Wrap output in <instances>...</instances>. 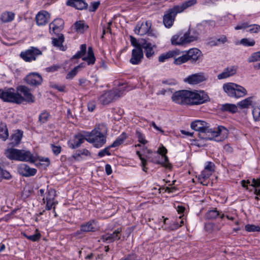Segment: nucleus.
I'll return each instance as SVG.
<instances>
[{
    "label": "nucleus",
    "mask_w": 260,
    "mask_h": 260,
    "mask_svg": "<svg viewBox=\"0 0 260 260\" xmlns=\"http://www.w3.org/2000/svg\"><path fill=\"white\" fill-rule=\"evenodd\" d=\"M250 185L253 187H260V177L257 179L253 178Z\"/></svg>",
    "instance_id": "obj_64"
},
{
    "label": "nucleus",
    "mask_w": 260,
    "mask_h": 260,
    "mask_svg": "<svg viewBox=\"0 0 260 260\" xmlns=\"http://www.w3.org/2000/svg\"><path fill=\"white\" fill-rule=\"evenodd\" d=\"M185 210V207L182 206H178L177 207V211L178 214H180L179 217V221L177 220L176 221L173 222V227L172 228V230L177 229L179 227L181 226L184 224V220L182 219V217L184 216V215H182Z\"/></svg>",
    "instance_id": "obj_28"
},
{
    "label": "nucleus",
    "mask_w": 260,
    "mask_h": 260,
    "mask_svg": "<svg viewBox=\"0 0 260 260\" xmlns=\"http://www.w3.org/2000/svg\"><path fill=\"white\" fill-rule=\"evenodd\" d=\"M66 4L79 10L88 9V4L85 0H67Z\"/></svg>",
    "instance_id": "obj_21"
},
{
    "label": "nucleus",
    "mask_w": 260,
    "mask_h": 260,
    "mask_svg": "<svg viewBox=\"0 0 260 260\" xmlns=\"http://www.w3.org/2000/svg\"><path fill=\"white\" fill-rule=\"evenodd\" d=\"M21 150L15 148H9L6 151V156L10 160H19Z\"/></svg>",
    "instance_id": "obj_29"
},
{
    "label": "nucleus",
    "mask_w": 260,
    "mask_h": 260,
    "mask_svg": "<svg viewBox=\"0 0 260 260\" xmlns=\"http://www.w3.org/2000/svg\"><path fill=\"white\" fill-rule=\"evenodd\" d=\"M86 45L85 44H82L80 46V50L78 51L76 54L73 55L71 59H77L82 57L86 52Z\"/></svg>",
    "instance_id": "obj_43"
},
{
    "label": "nucleus",
    "mask_w": 260,
    "mask_h": 260,
    "mask_svg": "<svg viewBox=\"0 0 260 260\" xmlns=\"http://www.w3.org/2000/svg\"><path fill=\"white\" fill-rule=\"evenodd\" d=\"M82 60L86 61L88 65H92L95 63V56H85L82 58Z\"/></svg>",
    "instance_id": "obj_59"
},
{
    "label": "nucleus",
    "mask_w": 260,
    "mask_h": 260,
    "mask_svg": "<svg viewBox=\"0 0 260 260\" xmlns=\"http://www.w3.org/2000/svg\"><path fill=\"white\" fill-rule=\"evenodd\" d=\"M9 137V133L7 125L5 123L1 122L0 123V139L5 141Z\"/></svg>",
    "instance_id": "obj_38"
},
{
    "label": "nucleus",
    "mask_w": 260,
    "mask_h": 260,
    "mask_svg": "<svg viewBox=\"0 0 260 260\" xmlns=\"http://www.w3.org/2000/svg\"><path fill=\"white\" fill-rule=\"evenodd\" d=\"M235 86V91H236L235 98L243 97L247 94V90L244 87L237 84Z\"/></svg>",
    "instance_id": "obj_41"
},
{
    "label": "nucleus",
    "mask_w": 260,
    "mask_h": 260,
    "mask_svg": "<svg viewBox=\"0 0 260 260\" xmlns=\"http://www.w3.org/2000/svg\"><path fill=\"white\" fill-rule=\"evenodd\" d=\"M235 85H236V84L232 83H229L223 85V90L229 96L235 98L236 91H235Z\"/></svg>",
    "instance_id": "obj_33"
},
{
    "label": "nucleus",
    "mask_w": 260,
    "mask_h": 260,
    "mask_svg": "<svg viewBox=\"0 0 260 260\" xmlns=\"http://www.w3.org/2000/svg\"><path fill=\"white\" fill-rule=\"evenodd\" d=\"M172 100L181 105H198L210 101V98L203 90H181L173 94Z\"/></svg>",
    "instance_id": "obj_2"
},
{
    "label": "nucleus",
    "mask_w": 260,
    "mask_h": 260,
    "mask_svg": "<svg viewBox=\"0 0 260 260\" xmlns=\"http://www.w3.org/2000/svg\"><path fill=\"white\" fill-rule=\"evenodd\" d=\"M98 221L95 219H91L88 221L82 223L80 225L79 230L76 231L75 233L76 237H80L86 233L88 232H95L99 230L97 227Z\"/></svg>",
    "instance_id": "obj_6"
},
{
    "label": "nucleus",
    "mask_w": 260,
    "mask_h": 260,
    "mask_svg": "<svg viewBox=\"0 0 260 260\" xmlns=\"http://www.w3.org/2000/svg\"><path fill=\"white\" fill-rule=\"evenodd\" d=\"M131 43L133 46L135 47L132 51V57L129 62L132 64L136 65L140 64L144 57V53L143 50L141 49L137 39L133 37H131Z\"/></svg>",
    "instance_id": "obj_5"
},
{
    "label": "nucleus",
    "mask_w": 260,
    "mask_h": 260,
    "mask_svg": "<svg viewBox=\"0 0 260 260\" xmlns=\"http://www.w3.org/2000/svg\"><path fill=\"white\" fill-rule=\"evenodd\" d=\"M161 159H164V161H160L161 162H162L163 164H161L162 166L166 168H170L171 167V164L169 162V158L168 156L166 155L161 156Z\"/></svg>",
    "instance_id": "obj_60"
},
{
    "label": "nucleus",
    "mask_w": 260,
    "mask_h": 260,
    "mask_svg": "<svg viewBox=\"0 0 260 260\" xmlns=\"http://www.w3.org/2000/svg\"><path fill=\"white\" fill-rule=\"evenodd\" d=\"M126 133L123 132L111 145V147H116L122 144L124 141L127 138Z\"/></svg>",
    "instance_id": "obj_39"
},
{
    "label": "nucleus",
    "mask_w": 260,
    "mask_h": 260,
    "mask_svg": "<svg viewBox=\"0 0 260 260\" xmlns=\"http://www.w3.org/2000/svg\"><path fill=\"white\" fill-rule=\"evenodd\" d=\"M121 228H118L112 234H107L103 236L102 239L104 242L112 243L120 239L121 237Z\"/></svg>",
    "instance_id": "obj_19"
},
{
    "label": "nucleus",
    "mask_w": 260,
    "mask_h": 260,
    "mask_svg": "<svg viewBox=\"0 0 260 260\" xmlns=\"http://www.w3.org/2000/svg\"><path fill=\"white\" fill-rule=\"evenodd\" d=\"M136 134L137 138L138 139V141L140 143L145 145L147 143V141L145 139L144 135L141 132L137 130Z\"/></svg>",
    "instance_id": "obj_55"
},
{
    "label": "nucleus",
    "mask_w": 260,
    "mask_h": 260,
    "mask_svg": "<svg viewBox=\"0 0 260 260\" xmlns=\"http://www.w3.org/2000/svg\"><path fill=\"white\" fill-rule=\"evenodd\" d=\"M240 43L244 46H253L255 42L253 39L249 40L247 38H243L241 40Z\"/></svg>",
    "instance_id": "obj_50"
},
{
    "label": "nucleus",
    "mask_w": 260,
    "mask_h": 260,
    "mask_svg": "<svg viewBox=\"0 0 260 260\" xmlns=\"http://www.w3.org/2000/svg\"><path fill=\"white\" fill-rule=\"evenodd\" d=\"M248 28H249L247 31L250 33L257 34L260 31V25L258 24H250Z\"/></svg>",
    "instance_id": "obj_54"
},
{
    "label": "nucleus",
    "mask_w": 260,
    "mask_h": 260,
    "mask_svg": "<svg viewBox=\"0 0 260 260\" xmlns=\"http://www.w3.org/2000/svg\"><path fill=\"white\" fill-rule=\"evenodd\" d=\"M48 194L46 197V200H50L54 201L55 197H56V191L54 189L50 188L48 189Z\"/></svg>",
    "instance_id": "obj_52"
},
{
    "label": "nucleus",
    "mask_w": 260,
    "mask_h": 260,
    "mask_svg": "<svg viewBox=\"0 0 260 260\" xmlns=\"http://www.w3.org/2000/svg\"><path fill=\"white\" fill-rule=\"evenodd\" d=\"M225 215L217 210L216 208H214L212 210H209L205 214V217L207 219L213 220L216 219L217 217H219L221 219H223Z\"/></svg>",
    "instance_id": "obj_31"
},
{
    "label": "nucleus",
    "mask_w": 260,
    "mask_h": 260,
    "mask_svg": "<svg viewBox=\"0 0 260 260\" xmlns=\"http://www.w3.org/2000/svg\"><path fill=\"white\" fill-rule=\"evenodd\" d=\"M24 80L27 84L32 87L41 85L43 82L41 75L37 73L29 74L25 77Z\"/></svg>",
    "instance_id": "obj_12"
},
{
    "label": "nucleus",
    "mask_w": 260,
    "mask_h": 260,
    "mask_svg": "<svg viewBox=\"0 0 260 260\" xmlns=\"http://www.w3.org/2000/svg\"><path fill=\"white\" fill-rule=\"evenodd\" d=\"M121 96L120 91L118 90H109L100 96L99 100L103 105H108Z\"/></svg>",
    "instance_id": "obj_11"
},
{
    "label": "nucleus",
    "mask_w": 260,
    "mask_h": 260,
    "mask_svg": "<svg viewBox=\"0 0 260 260\" xmlns=\"http://www.w3.org/2000/svg\"><path fill=\"white\" fill-rule=\"evenodd\" d=\"M87 136L86 141L93 144L95 148H101L106 143V136L99 135L93 131H91Z\"/></svg>",
    "instance_id": "obj_8"
},
{
    "label": "nucleus",
    "mask_w": 260,
    "mask_h": 260,
    "mask_svg": "<svg viewBox=\"0 0 260 260\" xmlns=\"http://www.w3.org/2000/svg\"><path fill=\"white\" fill-rule=\"evenodd\" d=\"M197 3V0H188L180 5L175 6L179 13L182 12L184 10L196 5Z\"/></svg>",
    "instance_id": "obj_34"
},
{
    "label": "nucleus",
    "mask_w": 260,
    "mask_h": 260,
    "mask_svg": "<svg viewBox=\"0 0 260 260\" xmlns=\"http://www.w3.org/2000/svg\"><path fill=\"white\" fill-rule=\"evenodd\" d=\"M42 54V51L37 48L30 47L28 49L21 52L20 56L26 62H30L35 60L37 57Z\"/></svg>",
    "instance_id": "obj_9"
},
{
    "label": "nucleus",
    "mask_w": 260,
    "mask_h": 260,
    "mask_svg": "<svg viewBox=\"0 0 260 260\" xmlns=\"http://www.w3.org/2000/svg\"><path fill=\"white\" fill-rule=\"evenodd\" d=\"M199 33L193 29H189L184 35L180 37L179 35H175L171 38V43L173 45H183L198 40Z\"/></svg>",
    "instance_id": "obj_3"
},
{
    "label": "nucleus",
    "mask_w": 260,
    "mask_h": 260,
    "mask_svg": "<svg viewBox=\"0 0 260 260\" xmlns=\"http://www.w3.org/2000/svg\"><path fill=\"white\" fill-rule=\"evenodd\" d=\"M215 166L214 164L209 161L206 166L205 167L204 170L201 172L199 175V179L200 180H205L208 178L212 174V172L214 171L213 167Z\"/></svg>",
    "instance_id": "obj_22"
},
{
    "label": "nucleus",
    "mask_w": 260,
    "mask_h": 260,
    "mask_svg": "<svg viewBox=\"0 0 260 260\" xmlns=\"http://www.w3.org/2000/svg\"><path fill=\"white\" fill-rule=\"evenodd\" d=\"M22 135V131L17 129L14 134L11 136V140L12 142L9 143V146L14 147L18 145L21 141Z\"/></svg>",
    "instance_id": "obj_30"
},
{
    "label": "nucleus",
    "mask_w": 260,
    "mask_h": 260,
    "mask_svg": "<svg viewBox=\"0 0 260 260\" xmlns=\"http://www.w3.org/2000/svg\"><path fill=\"white\" fill-rule=\"evenodd\" d=\"M137 42L141 49L144 50L145 56L147 58L150 59L154 55V49L156 48L155 44H152L147 40L143 38L137 40Z\"/></svg>",
    "instance_id": "obj_7"
},
{
    "label": "nucleus",
    "mask_w": 260,
    "mask_h": 260,
    "mask_svg": "<svg viewBox=\"0 0 260 260\" xmlns=\"http://www.w3.org/2000/svg\"><path fill=\"white\" fill-rule=\"evenodd\" d=\"M50 146L54 155H58L60 153L62 148L60 145H55V144H51Z\"/></svg>",
    "instance_id": "obj_56"
},
{
    "label": "nucleus",
    "mask_w": 260,
    "mask_h": 260,
    "mask_svg": "<svg viewBox=\"0 0 260 260\" xmlns=\"http://www.w3.org/2000/svg\"><path fill=\"white\" fill-rule=\"evenodd\" d=\"M206 80V77L202 73L193 74L189 76L187 81L191 84H197Z\"/></svg>",
    "instance_id": "obj_27"
},
{
    "label": "nucleus",
    "mask_w": 260,
    "mask_h": 260,
    "mask_svg": "<svg viewBox=\"0 0 260 260\" xmlns=\"http://www.w3.org/2000/svg\"><path fill=\"white\" fill-rule=\"evenodd\" d=\"M238 67L235 66H230L224 69L223 71L217 76V78L219 80L225 79L236 74Z\"/></svg>",
    "instance_id": "obj_24"
},
{
    "label": "nucleus",
    "mask_w": 260,
    "mask_h": 260,
    "mask_svg": "<svg viewBox=\"0 0 260 260\" xmlns=\"http://www.w3.org/2000/svg\"><path fill=\"white\" fill-rule=\"evenodd\" d=\"M252 97H248L241 101L238 103V106L241 109L248 108L249 106L252 105Z\"/></svg>",
    "instance_id": "obj_40"
},
{
    "label": "nucleus",
    "mask_w": 260,
    "mask_h": 260,
    "mask_svg": "<svg viewBox=\"0 0 260 260\" xmlns=\"http://www.w3.org/2000/svg\"><path fill=\"white\" fill-rule=\"evenodd\" d=\"M245 230L248 232H260V226L254 224H248L245 226Z\"/></svg>",
    "instance_id": "obj_47"
},
{
    "label": "nucleus",
    "mask_w": 260,
    "mask_h": 260,
    "mask_svg": "<svg viewBox=\"0 0 260 260\" xmlns=\"http://www.w3.org/2000/svg\"><path fill=\"white\" fill-rule=\"evenodd\" d=\"M143 152L145 156L150 161L156 164H163V162H161L160 160V156L156 152H153L146 147L143 149Z\"/></svg>",
    "instance_id": "obj_17"
},
{
    "label": "nucleus",
    "mask_w": 260,
    "mask_h": 260,
    "mask_svg": "<svg viewBox=\"0 0 260 260\" xmlns=\"http://www.w3.org/2000/svg\"><path fill=\"white\" fill-rule=\"evenodd\" d=\"M60 68V67L59 66L53 64L52 66L46 68V71L48 72H53L57 71Z\"/></svg>",
    "instance_id": "obj_63"
},
{
    "label": "nucleus",
    "mask_w": 260,
    "mask_h": 260,
    "mask_svg": "<svg viewBox=\"0 0 260 260\" xmlns=\"http://www.w3.org/2000/svg\"><path fill=\"white\" fill-rule=\"evenodd\" d=\"M50 87L60 92H66V86L64 85H59L55 83H51Z\"/></svg>",
    "instance_id": "obj_58"
},
{
    "label": "nucleus",
    "mask_w": 260,
    "mask_h": 260,
    "mask_svg": "<svg viewBox=\"0 0 260 260\" xmlns=\"http://www.w3.org/2000/svg\"><path fill=\"white\" fill-rule=\"evenodd\" d=\"M0 99L4 102L16 104L22 103L23 100L22 96L15 92L13 88L0 89Z\"/></svg>",
    "instance_id": "obj_4"
},
{
    "label": "nucleus",
    "mask_w": 260,
    "mask_h": 260,
    "mask_svg": "<svg viewBox=\"0 0 260 260\" xmlns=\"http://www.w3.org/2000/svg\"><path fill=\"white\" fill-rule=\"evenodd\" d=\"M113 148L111 147V145H109L106 147H105L104 149L101 150L98 154V156L100 157H102L105 155H107L110 156L111 155V152H110V148Z\"/></svg>",
    "instance_id": "obj_49"
},
{
    "label": "nucleus",
    "mask_w": 260,
    "mask_h": 260,
    "mask_svg": "<svg viewBox=\"0 0 260 260\" xmlns=\"http://www.w3.org/2000/svg\"><path fill=\"white\" fill-rule=\"evenodd\" d=\"M37 160L36 157L29 151L21 150L19 161H27L30 163H34Z\"/></svg>",
    "instance_id": "obj_25"
},
{
    "label": "nucleus",
    "mask_w": 260,
    "mask_h": 260,
    "mask_svg": "<svg viewBox=\"0 0 260 260\" xmlns=\"http://www.w3.org/2000/svg\"><path fill=\"white\" fill-rule=\"evenodd\" d=\"M248 62H254L260 61V51L254 52L248 58Z\"/></svg>",
    "instance_id": "obj_48"
},
{
    "label": "nucleus",
    "mask_w": 260,
    "mask_h": 260,
    "mask_svg": "<svg viewBox=\"0 0 260 260\" xmlns=\"http://www.w3.org/2000/svg\"><path fill=\"white\" fill-rule=\"evenodd\" d=\"M86 138L81 134L75 135L72 139L68 142L69 147L72 149H75L79 147L86 140Z\"/></svg>",
    "instance_id": "obj_15"
},
{
    "label": "nucleus",
    "mask_w": 260,
    "mask_h": 260,
    "mask_svg": "<svg viewBox=\"0 0 260 260\" xmlns=\"http://www.w3.org/2000/svg\"><path fill=\"white\" fill-rule=\"evenodd\" d=\"M0 175L2 178L7 179V180H9L12 178V176L10 174V173L8 171L4 170V168L2 167V166L1 165H0Z\"/></svg>",
    "instance_id": "obj_51"
},
{
    "label": "nucleus",
    "mask_w": 260,
    "mask_h": 260,
    "mask_svg": "<svg viewBox=\"0 0 260 260\" xmlns=\"http://www.w3.org/2000/svg\"><path fill=\"white\" fill-rule=\"evenodd\" d=\"M183 52L178 49L169 51L168 52L161 54L158 57V61L160 62H164L167 59L175 57L181 54Z\"/></svg>",
    "instance_id": "obj_23"
},
{
    "label": "nucleus",
    "mask_w": 260,
    "mask_h": 260,
    "mask_svg": "<svg viewBox=\"0 0 260 260\" xmlns=\"http://www.w3.org/2000/svg\"><path fill=\"white\" fill-rule=\"evenodd\" d=\"M52 44L54 46L58 47L60 50L62 51H65L66 48L62 45V43L64 42V38L63 34H58V37L56 38H52Z\"/></svg>",
    "instance_id": "obj_32"
},
{
    "label": "nucleus",
    "mask_w": 260,
    "mask_h": 260,
    "mask_svg": "<svg viewBox=\"0 0 260 260\" xmlns=\"http://www.w3.org/2000/svg\"><path fill=\"white\" fill-rule=\"evenodd\" d=\"M50 117V114L45 111L40 114L39 117V122H40L41 124L45 123L49 120Z\"/></svg>",
    "instance_id": "obj_45"
},
{
    "label": "nucleus",
    "mask_w": 260,
    "mask_h": 260,
    "mask_svg": "<svg viewBox=\"0 0 260 260\" xmlns=\"http://www.w3.org/2000/svg\"><path fill=\"white\" fill-rule=\"evenodd\" d=\"M220 110L222 112H229L232 113H235L238 111V108L235 104H225L221 105Z\"/></svg>",
    "instance_id": "obj_36"
},
{
    "label": "nucleus",
    "mask_w": 260,
    "mask_h": 260,
    "mask_svg": "<svg viewBox=\"0 0 260 260\" xmlns=\"http://www.w3.org/2000/svg\"><path fill=\"white\" fill-rule=\"evenodd\" d=\"M74 26L77 31L83 32L85 27L88 28V26L85 25L83 21H77L74 23Z\"/></svg>",
    "instance_id": "obj_46"
},
{
    "label": "nucleus",
    "mask_w": 260,
    "mask_h": 260,
    "mask_svg": "<svg viewBox=\"0 0 260 260\" xmlns=\"http://www.w3.org/2000/svg\"><path fill=\"white\" fill-rule=\"evenodd\" d=\"M15 17V13L12 12L5 11L2 13L0 20L3 23H8L12 21Z\"/></svg>",
    "instance_id": "obj_35"
},
{
    "label": "nucleus",
    "mask_w": 260,
    "mask_h": 260,
    "mask_svg": "<svg viewBox=\"0 0 260 260\" xmlns=\"http://www.w3.org/2000/svg\"><path fill=\"white\" fill-rule=\"evenodd\" d=\"M152 23L150 21H146L145 23H138L135 27V32L140 36L145 34L151 35L152 30H151Z\"/></svg>",
    "instance_id": "obj_13"
},
{
    "label": "nucleus",
    "mask_w": 260,
    "mask_h": 260,
    "mask_svg": "<svg viewBox=\"0 0 260 260\" xmlns=\"http://www.w3.org/2000/svg\"><path fill=\"white\" fill-rule=\"evenodd\" d=\"M50 14L46 11L39 12L36 16V23L38 25H44L49 21Z\"/></svg>",
    "instance_id": "obj_20"
},
{
    "label": "nucleus",
    "mask_w": 260,
    "mask_h": 260,
    "mask_svg": "<svg viewBox=\"0 0 260 260\" xmlns=\"http://www.w3.org/2000/svg\"><path fill=\"white\" fill-rule=\"evenodd\" d=\"M190 126L192 129L199 132L198 136L202 139L220 142L226 138L229 134L228 129L224 126L219 125L215 130L210 128L209 124L202 120L192 122Z\"/></svg>",
    "instance_id": "obj_1"
},
{
    "label": "nucleus",
    "mask_w": 260,
    "mask_h": 260,
    "mask_svg": "<svg viewBox=\"0 0 260 260\" xmlns=\"http://www.w3.org/2000/svg\"><path fill=\"white\" fill-rule=\"evenodd\" d=\"M252 115L254 120L255 121L260 120V103L256 106H253Z\"/></svg>",
    "instance_id": "obj_44"
},
{
    "label": "nucleus",
    "mask_w": 260,
    "mask_h": 260,
    "mask_svg": "<svg viewBox=\"0 0 260 260\" xmlns=\"http://www.w3.org/2000/svg\"><path fill=\"white\" fill-rule=\"evenodd\" d=\"M78 71L77 70V68H74L73 70H72L70 72H69L66 76V79H73L77 74Z\"/></svg>",
    "instance_id": "obj_61"
},
{
    "label": "nucleus",
    "mask_w": 260,
    "mask_h": 260,
    "mask_svg": "<svg viewBox=\"0 0 260 260\" xmlns=\"http://www.w3.org/2000/svg\"><path fill=\"white\" fill-rule=\"evenodd\" d=\"M41 236V234L38 232V230H36L35 234L29 236H26V237L32 242H37L40 239Z\"/></svg>",
    "instance_id": "obj_53"
},
{
    "label": "nucleus",
    "mask_w": 260,
    "mask_h": 260,
    "mask_svg": "<svg viewBox=\"0 0 260 260\" xmlns=\"http://www.w3.org/2000/svg\"><path fill=\"white\" fill-rule=\"evenodd\" d=\"M174 59L173 63L176 65H180L188 61V58L186 52L179 57H174Z\"/></svg>",
    "instance_id": "obj_42"
},
{
    "label": "nucleus",
    "mask_w": 260,
    "mask_h": 260,
    "mask_svg": "<svg viewBox=\"0 0 260 260\" xmlns=\"http://www.w3.org/2000/svg\"><path fill=\"white\" fill-rule=\"evenodd\" d=\"M92 131L103 136H106L108 128L105 124L101 123L96 125L95 127Z\"/></svg>",
    "instance_id": "obj_37"
},
{
    "label": "nucleus",
    "mask_w": 260,
    "mask_h": 260,
    "mask_svg": "<svg viewBox=\"0 0 260 260\" xmlns=\"http://www.w3.org/2000/svg\"><path fill=\"white\" fill-rule=\"evenodd\" d=\"M100 5V2L97 1L91 3L89 7H88V11L89 12H95L99 8Z\"/></svg>",
    "instance_id": "obj_57"
},
{
    "label": "nucleus",
    "mask_w": 260,
    "mask_h": 260,
    "mask_svg": "<svg viewBox=\"0 0 260 260\" xmlns=\"http://www.w3.org/2000/svg\"><path fill=\"white\" fill-rule=\"evenodd\" d=\"M188 61L194 63L200 62L202 60L203 54L202 52L198 48H192L186 51Z\"/></svg>",
    "instance_id": "obj_14"
},
{
    "label": "nucleus",
    "mask_w": 260,
    "mask_h": 260,
    "mask_svg": "<svg viewBox=\"0 0 260 260\" xmlns=\"http://www.w3.org/2000/svg\"><path fill=\"white\" fill-rule=\"evenodd\" d=\"M64 21L61 18H57L49 24L50 30L52 29L53 32L57 34L63 27Z\"/></svg>",
    "instance_id": "obj_26"
},
{
    "label": "nucleus",
    "mask_w": 260,
    "mask_h": 260,
    "mask_svg": "<svg viewBox=\"0 0 260 260\" xmlns=\"http://www.w3.org/2000/svg\"><path fill=\"white\" fill-rule=\"evenodd\" d=\"M17 90L22 93L24 96H22L23 101H26L28 103H33L35 101V96L30 92V89L24 85L18 86Z\"/></svg>",
    "instance_id": "obj_18"
},
{
    "label": "nucleus",
    "mask_w": 260,
    "mask_h": 260,
    "mask_svg": "<svg viewBox=\"0 0 260 260\" xmlns=\"http://www.w3.org/2000/svg\"><path fill=\"white\" fill-rule=\"evenodd\" d=\"M17 171L22 176L28 177L35 176L37 170L35 168H30L26 164H22L18 166Z\"/></svg>",
    "instance_id": "obj_16"
},
{
    "label": "nucleus",
    "mask_w": 260,
    "mask_h": 260,
    "mask_svg": "<svg viewBox=\"0 0 260 260\" xmlns=\"http://www.w3.org/2000/svg\"><path fill=\"white\" fill-rule=\"evenodd\" d=\"M179 12L174 6L166 11L163 17V23L167 28H170L174 22L176 16Z\"/></svg>",
    "instance_id": "obj_10"
},
{
    "label": "nucleus",
    "mask_w": 260,
    "mask_h": 260,
    "mask_svg": "<svg viewBox=\"0 0 260 260\" xmlns=\"http://www.w3.org/2000/svg\"><path fill=\"white\" fill-rule=\"evenodd\" d=\"M167 152V149L165 147H164L162 145L161 147H159L156 151V152L158 153V154H159V155H161V156L166 155Z\"/></svg>",
    "instance_id": "obj_62"
}]
</instances>
